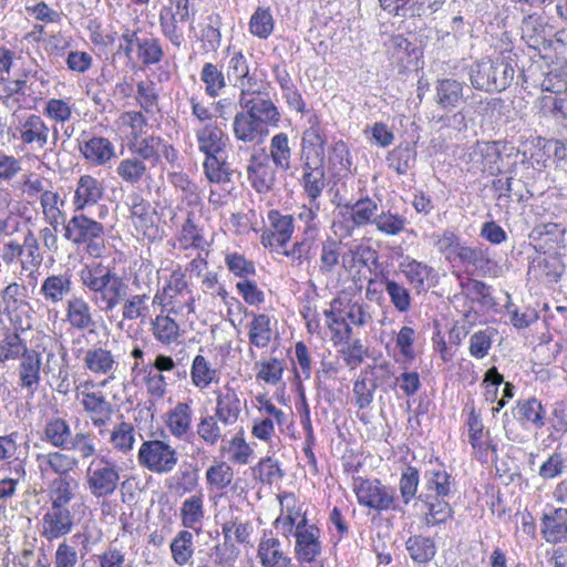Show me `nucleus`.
I'll use <instances>...</instances> for the list:
<instances>
[{
  "label": "nucleus",
  "instance_id": "nucleus-14",
  "mask_svg": "<svg viewBox=\"0 0 567 567\" xmlns=\"http://www.w3.org/2000/svg\"><path fill=\"white\" fill-rule=\"evenodd\" d=\"M42 357L34 349H29L19 359L16 373L18 377L17 384L25 391L29 396H33L41 384Z\"/></svg>",
  "mask_w": 567,
  "mask_h": 567
},
{
  "label": "nucleus",
  "instance_id": "nucleus-58",
  "mask_svg": "<svg viewBox=\"0 0 567 567\" xmlns=\"http://www.w3.org/2000/svg\"><path fill=\"white\" fill-rule=\"evenodd\" d=\"M153 334L164 344L175 342L179 337V326L168 315H158L153 321Z\"/></svg>",
  "mask_w": 567,
  "mask_h": 567
},
{
  "label": "nucleus",
  "instance_id": "nucleus-36",
  "mask_svg": "<svg viewBox=\"0 0 567 567\" xmlns=\"http://www.w3.org/2000/svg\"><path fill=\"white\" fill-rule=\"evenodd\" d=\"M564 266L556 257L538 256L528 267V276L538 281L557 282L563 274Z\"/></svg>",
  "mask_w": 567,
  "mask_h": 567
},
{
  "label": "nucleus",
  "instance_id": "nucleus-23",
  "mask_svg": "<svg viewBox=\"0 0 567 567\" xmlns=\"http://www.w3.org/2000/svg\"><path fill=\"white\" fill-rule=\"evenodd\" d=\"M86 370L95 375H106L107 380H114L118 369V362L111 350L102 347H93L84 352L82 358Z\"/></svg>",
  "mask_w": 567,
  "mask_h": 567
},
{
  "label": "nucleus",
  "instance_id": "nucleus-20",
  "mask_svg": "<svg viewBox=\"0 0 567 567\" xmlns=\"http://www.w3.org/2000/svg\"><path fill=\"white\" fill-rule=\"evenodd\" d=\"M86 133L83 132L79 140V150L83 157L94 166H104L115 157V146L103 136H91L84 138Z\"/></svg>",
  "mask_w": 567,
  "mask_h": 567
},
{
  "label": "nucleus",
  "instance_id": "nucleus-30",
  "mask_svg": "<svg viewBox=\"0 0 567 567\" xmlns=\"http://www.w3.org/2000/svg\"><path fill=\"white\" fill-rule=\"evenodd\" d=\"M400 269L416 292L425 291L436 282L434 268L415 259L402 262Z\"/></svg>",
  "mask_w": 567,
  "mask_h": 567
},
{
  "label": "nucleus",
  "instance_id": "nucleus-24",
  "mask_svg": "<svg viewBox=\"0 0 567 567\" xmlns=\"http://www.w3.org/2000/svg\"><path fill=\"white\" fill-rule=\"evenodd\" d=\"M233 132L238 141L251 144L262 143L268 136V127L245 111L236 113Z\"/></svg>",
  "mask_w": 567,
  "mask_h": 567
},
{
  "label": "nucleus",
  "instance_id": "nucleus-15",
  "mask_svg": "<svg viewBox=\"0 0 567 567\" xmlns=\"http://www.w3.org/2000/svg\"><path fill=\"white\" fill-rule=\"evenodd\" d=\"M16 85L20 86L22 103L32 102L35 105L45 95L49 79L38 68L27 66L20 71Z\"/></svg>",
  "mask_w": 567,
  "mask_h": 567
},
{
  "label": "nucleus",
  "instance_id": "nucleus-52",
  "mask_svg": "<svg viewBox=\"0 0 567 567\" xmlns=\"http://www.w3.org/2000/svg\"><path fill=\"white\" fill-rule=\"evenodd\" d=\"M240 550L234 542L215 544L206 554L208 563L220 567H234L239 557Z\"/></svg>",
  "mask_w": 567,
  "mask_h": 567
},
{
  "label": "nucleus",
  "instance_id": "nucleus-27",
  "mask_svg": "<svg viewBox=\"0 0 567 567\" xmlns=\"http://www.w3.org/2000/svg\"><path fill=\"white\" fill-rule=\"evenodd\" d=\"M247 174L251 186L260 194L269 192L276 181V167L268 155L251 156Z\"/></svg>",
  "mask_w": 567,
  "mask_h": 567
},
{
  "label": "nucleus",
  "instance_id": "nucleus-39",
  "mask_svg": "<svg viewBox=\"0 0 567 567\" xmlns=\"http://www.w3.org/2000/svg\"><path fill=\"white\" fill-rule=\"evenodd\" d=\"M417 498L427 508L425 514V524L427 526L444 524L453 517L454 511L444 498H436L432 494H420Z\"/></svg>",
  "mask_w": 567,
  "mask_h": 567
},
{
  "label": "nucleus",
  "instance_id": "nucleus-3",
  "mask_svg": "<svg viewBox=\"0 0 567 567\" xmlns=\"http://www.w3.org/2000/svg\"><path fill=\"white\" fill-rule=\"evenodd\" d=\"M468 75L474 89L502 92L513 82L515 65L512 60L505 58L482 60L471 65Z\"/></svg>",
  "mask_w": 567,
  "mask_h": 567
},
{
  "label": "nucleus",
  "instance_id": "nucleus-25",
  "mask_svg": "<svg viewBox=\"0 0 567 567\" xmlns=\"http://www.w3.org/2000/svg\"><path fill=\"white\" fill-rule=\"evenodd\" d=\"M72 274L68 270L58 275H50L43 279L39 295L47 305H59L72 292Z\"/></svg>",
  "mask_w": 567,
  "mask_h": 567
},
{
  "label": "nucleus",
  "instance_id": "nucleus-7",
  "mask_svg": "<svg viewBox=\"0 0 567 567\" xmlns=\"http://www.w3.org/2000/svg\"><path fill=\"white\" fill-rule=\"evenodd\" d=\"M137 461L142 467L150 472L163 475L174 471L178 463V453L166 441L148 440L141 444Z\"/></svg>",
  "mask_w": 567,
  "mask_h": 567
},
{
  "label": "nucleus",
  "instance_id": "nucleus-26",
  "mask_svg": "<svg viewBox=\"0 0 567 567\" xmlns=\"http://www.w3.org/2000/svg\"><path fill=\"white\" fill-rule=\"evenodd\" d=\"M257 557L261 567H292V558L282 543L272 535H264L258 544Z\"/></svg>",
  "mask_w": 567,
  "mask_h": 567
},
{
  "label": "nucleus",
  "instance_id": "nucleus-9",
  "mask_svg": "<svg viewBox=\"0 0 567 567\" xmlns=\"http://www.w3.org/2000/svg\"><path fill=\"white\" fill-rule=\"evenodd\" d=\"M280 515L275 519L274 527L287 539L290 538L302 524L310 525L305 503L300 502L293 493L279 495Z\"/></svg>",
  "mask_w": 567,
  "mask_h": 567
},
{
  "label": "nucleus",
  "instance_id": "nucleus-59",
  "mask_svg": "<svg viewBox=\"0 0 567 567\" xmlns=\"http://www.w3.org/2000/svg\"><path fill=\"white\" fill-rule=\"evenodd\" d=\"M81 404L90 419L114 413L111 402L106 400L102 392H83Z\"/></svg>",
  "mask_w": 567,
  "mask_h": 567
},
{
  "label": "nucleus",
  "instance_id": "nucleus-64",
  "mask_svg": "<svg viewBox=\"0 0 567 567\" xmlns=\"http://www.w3.org/2000/svg\"><path fill=\"white\" fill-rule=\"evenodd\" d=\"M29 348L18 333H8L0 343V363L20 359Z\"/></svg>",
  "mask_w": 567,
  "mask_h": 567
},
{
  "label": "nucleus",
  "instance_id": "nucleus-28",
  "mask_svg": "<svg viewBox=\"0 0 567 567\" xmlns=\"http://www.w3.org/2000/svg\"><path fill=\"white\" fill-rule=\"evenodd\" d=\"M241 412V401L237 391L229 384L216 393L215 415L225 425L235 424Z\"/></svg>",
  "mask_w": 567,
  "mask_h": 567
},
{
  "label": "nucleus",
  "instance_id": "nucleus-62",
  "mask_svg": "<svg viewBox=\"0 0 567 567\" xmlns=\"http://www.w3.org/2000/svg\"><path fill=\"white\" fill-rule=\"evenodd\" d=\"M368 267L369 264L378 262V251L370 246L358 245L349 249L342 256V265L344 268H352L354 264Z\"/></svg>",
  "mask_w": 567,
  "mask_h": 567
},
{
  "label": "nucleus",
  "instance_id": "nucleus-47",
  "mask_svg": "<svg viewBox=\"0 0 567 567\" xmlns=\"http://www.w3.org/2000/svg\"><path fill=\"white\" fill-rule=\"evenodd\" d=\"M269 151L270 155L268 156L276 168L284 172L290 168L292 151L289 146V137L286 133L281 132L271 137Z\"/></svg>",
  "mask_w": 567,
  "mask_h": 567
},
{
  "label": "nucleus",
  "instance_id": "nucleus-35",
  "mask_svg": "<svg viewBox=\"0 0 567 567\" xmlns=\"http://www.w3.org/2000/svg\"><path fill=\"white\" fill-rule=\"evenodd\" d=\"M41 440L55 449L65 451L72 440V430L69 422L58 416L47 420Z\"/></svg>",
  "mask_w": 567,
  "mask_h": 567
},
{
  "label": "nucleus",
  "instance_id": "nucleus-33",
  "mask_svg": "<svg viewBox=\"0 0 567 567\" xmlns=\"http://www.w3.org/2000/svg\"><path fill=\"white\" fill-rule=\"evenodd\" d=\"M431 239L437 252L442 255L444 260L449 264L458 261L466 245L462 237L451 229H444L441 233H434L432 234Z\"/></svg>",
  "mask_w": 567,
  "mask_h": 567
},
{
  "label": "nucleus",
  "instance_id": "nucleus-48",
  "mask_svg": "<svg viewBox=\"0 0 567 567\" xmlns=\"http://www.w3.org/2000/svg\"><path fill=\"white\" fill-rule=\"evenodd\" d=\"M381 284L384 286L394 309L399 312H408L412 302L409 289L403 284L390 279L384 274L381 276Z\"/></svg>",
  "mask_w": 567,
  "mask_h": 567
},
{
  "label": "nucleus",
  "instance_id": "nucleus-17",
  "mask_svg": "<svg viewBox=\"0 0 567 567\" xmlns=\"http://www.w3.org/2000/svg\"><path fill=\"white\" fill-rule=\"evenodd\" d=\"M65 321L79 331L93 332L96 328L95 310L81 296H72L66 301Z\"/></svg>",
  "mask_w": 567,
  "mask_h": 567
},
{
  "label": "nucleus",
  "instance_id": "nucleus-13",
  "mask_svg": "<svg viewBox=\"0 0 567 567\" xmlns=\"http://www.w3.org/2000/svg\"><path fill=\"white\" fill-rule=\"evenodd\" d=\"M458 262L464 266L467 275L477 277L497 276V262L492 259L489 248L483 245H465Z\"/></svg>",
  "mask_w": 567,
  "mask_h": 567
},
{
  "label": "nucleus",
  "instance_id": "nucleus-5",
  "mask_svg": "<svg viewBox=\"0 0 567 567\" xmlns=\"http://www.w3.org/2000/svg\"><path fill=\"white\" fill-rule=\"evenodd\" d=\"M18 432L0 435V462L7 461L8 475L0 478V512L17 492L18 485L25 478L24 462L16 457L18 451Z\"/></svg>",
  "mask_w": 567,
  "mask_h": 567
},
{
  "label": "nucleus",
  "instance_id": "nucleus-19",
  "mask_svg": "<svg viewBox=\"0 0 567 567\" xmlns=\"http://www.w3.org/2000/svg\"><path fill=\"white\" fill-rule=\"evenodd\" d=\"M465 91L468 87L465 82L446 78L435 83V103L444 111H453L466 101Z\"/></svg>",
  "mask_w": 567,
  "mask_h": 567
},
{
  "label": "nucleus",
  "instance_id": "nucleus-60",
  "mask_svg": "<svg viewBox=\"0 0 567 567\" xmlns=\"http://www.w3.org/2000/svg\"><path fill=\"white\" fill-rule=\"evenodd\" d=\"M408 224L404 216L393 214L391 210L382 212L374 218V226L377 229L388 236H396L401 234Z\"/></svg>",
  "mask_w": 567,
  "mask_h": 567
},
{
  "label": "nucleus",
  "instance_id": "nucleus-10",
  "mask_svg": "<svg viewBox=\"0 0 567 567\" xmlns=\"http://www.w3.org/2000/svg\"><path fill=\"white\" fill-rule=\"evenodd\" d=\"M9 134L24 146L41 150L49 142L50 128L40 115L32 113L19 118L17 125L9 128Z\"/></svg>",
  "mask_w": 567,
  "mask_h": 567
},
{
  "label": "nucleus",
  "instance_id": "nucleus-40",
  "mask_svg": "<svg viewBox=\"0 0 567 567\" xmlns=\"http://www.w3.org/2000/svg\"><path fill=\"white\" fill-rule=\"evenodd\" d=\"M252 319L248 324V339L256 348H266L271 342L272 320L266 313H251Z\"/></svg>",
  "mask_w": 567,
  "mask_h": 567
},
{
  "label": "nucleus",
  "instance_id": "nucleus-12",
  "mask_svg": "<svg viewBox=\"0 0 567 567\" xmlns=\"http://www.w3.org/2000/svg\"><path fill=\"white\" fill-rule=\"evenodd\" d=\"M75 515L70 508L49 506L40 523V535L53 542L69 535L74 527Z\"/></svg>",
  "mask_w": 567,
  "mask_h": 567
},
{
  "label": "nucleus",
  "instance_id": "nucleus-44",
  "mask_svg": "<svg viewBox=\"0 0 567 567\" xmlns=\"http://www.w3.org/2000/svg\"><path fill=\"white\" fill-rule=\"evenodd\" d=\"M115 172L124 183L135 185L147 177L150 168L144 161L131 154L130 157L118 162Z\"/></svg>",
  "mask_w": 567,
  "mask_h": 567
},
{
  "label": "nucleus",
  "instance_id": "nucleus-57",
  "mask_svg": "<svg viewBox=\"0 0 567 567\" xmlns=\"http://www.w3.org/2000/svg\"><path fill=\"white\" fill-rule=\"evenodd\" d=\"M256 379L269 385H277L282 380L285 364L277 358L261 360L255 363Z\"/></svg>",
  "mask_w": 567,
  "mask_h": 567
},
{
  "label": "nucleus",
  "instance_id": "nucleus-18",
  "mask_svg": "<svg viewBox=\"0 0 567 567\" xmlns=\"http://www.w3.org/2000/svg\"><path fill=\"white\" fill-rule=\"evenodd\" d=\"M473 168L497 175L502 172V154L495 142H477L468 153Z\"/></svg>",
  "mask_w": 567,
  "mask_h": 567
},
{
  "label": "nucleus",
  "instance_id": "nucleus-43",
  "mask_svg": "<svg viewBox=\"0 0 567 567\" xmlns=\"http://www.w3.org/2000/svg\"><path fill=\"white\" fill-rule=\"evenodd\" d=\"M488 106V101L482 97L477 100L475 96H473L467 107H463L452 115L442 116L440 121L444 122L446 126H450L458 132H464L468 127V115L471 110H473L474 113L483 115L485 112H487Z\"/></svg>",
  "mask_w": 567,
  "mask_h": 567
},
{
  "label": "nucleus",
  "instance_id": "nucleus-49",
  "mask_svg": "<svg viewBox=\"0 0 567 567\" xmlns=\"http://www.w3.org/2000/svg\"><path fill=\"white\" fill-rule=\"evenodd\" d=\"M150 296L146 293L132 295L125 297V300L120 305L122 320L133 321L141 319L144 321L150 312L148 307Z\"/></svg>",
  "mask_w": 567,
  "mask_h": 567
},
{
  "label": "nucleus",
  "instance_id": "nucleus-1",
  "mask_svg": "<svg viewBox=\"0 0 567 567\" xmlns=\"http://www.w3.org/2000/svg\"><path fill=\"white\" fill-rule=\"evenodd\" d=\"M79 277L82 286L93 293L94 305L105 315L113 312L128 296L126 281L102 262L85 265Z\"/></svg>",
  "mask_w": 567,
  "mask_h": 567
},
{
  "label": "nucleus",
  "instance_id": "nucleus-2",
  "mask_svg": "<svg viewBox=\"0 0 567 567\" xmlns=\"http://www.w3.org/2000/svg\"><path fill=\"white\" fill-rule=\"evenodd\" d=\"M198 150L205 154L204 171L212 183L230 181L233 169L227 162L226 136L215 123H206L195 132Z\"/></svg>",
  "mask_w": 567,
  "mask_h": 567
},
{
  "label": "nucleus",
  "instance_id": "nucleus-8",
  "mask_svg": "<svg viewBox=\"0 0 567 567\" xmlns=\"http://www.w3.org/2000/svg\"><path fill=\"white\" fill-rule=\"evenodd\" d=\"M354 492L362 506L377 512H402L395 488L383 485L379 480H361L354 484Z\"/></svg>",
  "mask_w": 567,
  "mask_h": 567
},
{
  "label": "nucleus",
  "instance_id": "nucleus-16",
  "mask_svg": "<svg viewBox=\"0 0 567 567\" xmlns=\"http://www.w3.org/2000/svg\"><path fill=\"white\" fill-rule=\"evenodd\" d=\"M35 463L42 478L51 475L71 476L70 473L78 466V460L61 450L37 454Z\"/></svg>",
  "mask_w": 567,
  "mask_h": 567
},
{
  "label": "nucleus",
  "instance_id": "nucleus-29",
  "mask_svg": "<svg viewBox=\"0 0 567 567\" xmlns=\"http://www.w3.org/2000/svg\"><path fill=\"white\" fill-rule=\"evenodd\" d=\"M79 488V481L72 476L54 477L48 487L50 506L70 508V504L75 499Z\"/></svg>",
  "mask_w": 567,
  "mask_h": 567
},
{
  "label": "nucleus",
  "instance_id": "nucleus-32",
  "mask_svg": "<svg viewBox=\"0 0 567 567\" xmlns=\"http://www.w3.org/2000/svg\"><path fill=\"white\" fill-rule=\"evenodd\" d=\"M103 194L104 188L97 178L82 175L78 181L73 198L75 210H83L87 206L95 205Z\"/></svg>",
  "mask_w": 567,
  "mask_h": 567
},
{
  "label": "nucleus",
  "instance_id": "nucleus-61",
  "mask_svg": "<svg viewBox=\"0 0 567 567\" xmlns=\"http://www.w3.org/2000/svg\"><path fill=\"white\" fill-rule=\"evenodd\" d=\"M275 21L267 8H257L249 21V31L259 39H267L274 31Z\"/></svg>",
  "mask_w": 567,
  "mask_h": 567
},
{
  "label": "nucleus",
  "instance_id": "nucleus-42",
  "mask_svg": "<svg viewBox=\"0 0 567 567\" xmlns=\"http://www.w3.org/2000/svg\"><path fill=\"white\" fill-rule=\"evenodd\" d=\"M204 516V496L202 493L195 494L182 503L181 520L187 530L198 532Z\"/></svg>",
  "mask_w": 567,
  "mask_h": 567
},
{
  "label": "nucleus",
  "instance_id": "nucleus-56",
  "mask_svg": "<svg viewBox=\"0 0 567 567\" xmlns=\"http://www.w3.org/2000/svg\"><path fill=\"white\" fill-rule=\"evenodd\" d=\"M377 210L378 204L367 196L350 206V219L355 227L374 225V218L378 216Z\"/></svg>",
  "mask_w": 567,
  "mask_h": 567
},
{
  "label": "nucleus",
  "instance_id": "nucleus-21",
  "mask_svg": "<svg viewBox=\"0 0 567 567\" xmlns=\"http://www.w3.org/2000/svg\"><path fill=\"white\" fill-rule=\"evenodd\" d=\"M240 109L268 126H278L280 113L268 93L238 101Z\"/></svg>",
  "mask_w": 567,
  "mask_h": 567
},
{
  "label": "nucleus",
  "instance_id": "nucleus-46",
  "mask_svg": "<svg viewBox=\"0 0 567 567\" xmlns=\"http://www.w3.org/2000/svg\"><path fill=\"white\" fill-rule=\"evenodd\" d=\"M135 434L133 424L122 421L110 431L109 443L115 452L126 455L133 451Z\"/></svg>",
  "mask_w": 567,
  "mask_h": 567
},
{
  "label": "nucleus",
  "instance_id": "nucleus-6",
  "mask_svg": "<svg viewBox=\"0 0 567 567\" xmlns=\"http://www.w3.org/2000/svg\"><path fill=\"white\" fill-rule=\"evenodd\" d=\"M121 467L105 455L94 457L85 473L90 493L96 497L112 496L121 480Z\"/></svg>",
  "mask_w": 567,
  "mask_h": 567
},
{
  "label": "nucleus",
  "instance_id": "nucleus-31",
  "mask_svg": "<svg viewBox=\"0 0 567 567\" xmlns=\"http://www.w3.org/2000/svg\"><path fill=\"white\" fill-rule=\"evenodd\" d=\"M165 423L169 433L175 439H185L192 431L193 409L190 403L177 402V404L167 412Z\"/></svg>",
  "mask_w": 567,
  "mask_h": 567
},
{
  "label": "nucleus",
  "instance_id": "nucleus-51",
  "mask_svg": "<svg viewBox=\"0 0 567 567\" xmlns=\"http://www.w3.org/2000/svg\"><path fill=\"white\" fill-rule=\"evenodd\" d=\"M268 220L274 229L272 236L276 237L279 246H286L295 230L293 217L291 215H284L277 209H271L268 212Z\"/></svg>",
  "mask_w": 567,
  "mask_h": 567
},
{
  "label": "nucleus",
  "instance_id": "nucleus-11",
  "mask_svg": "<svg viewBox=\"0 0 567 567\" xmlns=\"http://www.w3.org/2000/svg\"><path fill=\"white\" fill-rule=\"evenodd\" d=\"M291 536L295 538L293 554L301 567L317 564L322 553L321 532L316 524H302Z\"/></svg>",
  "mask_w": 567,
  "mask_h": 567
},
{
  "label": "nucleus",
  "instance_id": "nucleus-45",
  "mask_svg": "<svg viewBox=\"0 0 567 567\" xmlns=\"http://www.w3.org/2000/svg\"><path fill=\"white\" fill-rule=\"evenodd\" d=\"M227 76L223 70L212 62L204 63L200 71V81L204 83L205 93L216 99L227 86Z\"/></svg>",
  "mask_w": 567,
  "mask_h": 567
},
{
  "label": "nucleus",
  "instance_id": "nucleus-34",
  "mask_svg": "<svg viewBox=\"0 0 567 567\" xmlns=\"http://www.w3.org/2000/svg\"><path fill=\"white\" fill-rule=\"evenodd\" d=\"M425 493L436 498H445L455 492V481L441 465L429 468L424 473Z\"/></svg>",
  "mask_w": 567,
  "mask_h": 567
},
{
  "label": "nucleus",
  "instance_id": "nucleus-22",
  "mask_svg": "<svg viewBox=\"0 0 567 567\" xmlns=\"http://www.w3.org/2000/svg\"><path fill=\"white\" fill-rule=\"evenodd\" d=\"M540 534L549 544L567 543V508L544 512L540 518Z\"/></svg>",
  "mask_w": 567,
  "mask_h": 567
},
{
  "label": "nucleus",
  "instance_id": "nucleus-54",
  "mask_svg": "<svg viewBox=\"0 0 567 567\" xmlns=\"http://www.w3.org/2000/svg\"><path fill=\"white\" fill-rule=\"evenodd\" d=\"M137 59L144 65H154L162 61L164 50L161 41L154 35H143L137 43L136 50Z\"/></svg>",
  "mask_w": 567,
  "mask_h": 567
},
{
  "label": "nucleus",
  "instance_id": "nucleus-38",
  "mask_svg": "<svg viewBox=\"0 0 567 567\" xmlns=\"http://www.w3.org/2000/svg\"><path fill=\"white\" fill-rule=\"evenodd\" d=\"M171 557L178 567L190 565L194 559V535L187 529L179 530L169 544Z\"/></svg>",
  "mask_w": 567,
  "mask_h": 567
},
{
  "label": "nucleus",
  "instance_id": "nucleus-37",
  "mask_svg": "<svg viewBox=\"0 0 567 567\" xmlns=\"http://www.w3.org/2000/svg\"><path fill=\"white\" fill-rule=\"evenodd\" d=\"M162 147L163 138L155 135L142 136L127 143V150L132 155L140 157L145 164L150 162L152 165L159 162Z\"/></svg>",
  "mask_w": 567,
  "mask_h": 567
},
{
  "label": "nucleus",
  "instance_id": "nucleus-63",
  "mask_svg": "<svg viewBox=\"0 0 567 567\" xmlns=\"http://www.w3.org/2000/svg\"><path fill=\"white\" fill-rule=\"evenodd\" d=\"M234 478L233 468L225 462L216 463L206 471V481L212 489L221 491L230 485Z\"/></svg>",
  "mask_w": 567,
  "mask_h": 567
},
{
  "label": "nucleus",
  "instance_id": "nucleus-41",
  "mask_svg": "<svg viewBox=\"0 0 567 567\" xmlns=\"http://www.w3.org/2000/svg\"><path fill=\"white\" fill-rule=\"evenodd\" d=\"M219 379L218 370L215 369L208 359L202 354H197L190 365L192 384L203 391L210 386L212 383Z\"/></svg>",
  "mask_w": 567,
  "mask_h": 567
},
{
  "label": "nucleus",
  "instance_id": "nucleus-50",
  "mask_svg": "<svg viewBox=\"0 0 567 567\" xmlns=\"http://www.w3.org/2000/svg\"><path fill=\"white\" fill-rule=\"evenodd\" d=\"M406 550L413 561L424 564L434 558L436 546L430 537L415 535L408 538Z\"/></svg>",
  "mask_w": 567,
  "mask_h": 567
},
{
  "label": "nucleus",
  "instance_id": "nucleus-55",
  "mask_svg": "<svg viewBox=\"0 0 567 567\" xmlns=\"http://www.w3.org/2000/svg\"><path fill=\"white\" fill-rule=\"evenodd\" d=\"M341 243L332 238H328L321 245L319 258V271L324 276L332 275L340 262Z\"/></svg>",
  "mask_w": 567,
  "mask_h": 567
},
{
  "label": "nucleus",
  "instance_id": "nucleus-4",
  "mask_svg": "<svg viewBox=\"0 0 567 567\" xmlns=\"http://www.w3.org/2000/svg\"><path fill=\"white\" fill-rule=\"evenodd\" d=\"M104 237V226L82 213L73 215L64 225V238L76 246H84L94 258L101 257L105 249Z\"/></svg>",
  "mask_w": 567,
  "mask_h": 567
},
{
  "label": "nucleus",
  "instance_id": "nucleus-53",
  "mask_svg": "<svg viewBox=\"0 0 567 567\" xmlns=\"http://www.w3.org/2000/svg\"><path fill=\"white\" fill-rule=\"evenodd\" d=\"M514 416L522 423L530 422L537 427L545 424V410L535 398L519 401L514 409Z\"/></svg>",
  "mask_w": 567,
  "mask_h": 567
}]
</instances>
